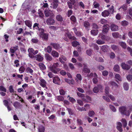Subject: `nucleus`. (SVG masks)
Returning a JSON list of instances; mask_svg holds the SVG:
<instances>
[{
  "label": "nucleus",
  "mask_w": 132,
  "mask_h": 132,
  "mask_svg": "<svg viewBox=\"0 0 132 132\" xmlns=\"http://www.w3.org/2000/svg\"><path fill=\"white\" fill-rule=\"evenodd\" d=\"M26 70L27 72L30 73H32L33 72V70L29 67L26 68Z\"/></svg>",
  "instance_id": "44"
},
{
  "label": "nucleus",
  "mask_w": 132,
  "mask_h": 132,
  "mask_svg": "<svg viewBox=\"0 0 132 132\" xmlns=\"http://www.w3.org/2000/svg\"><path fill=\"white\" fill-rule=\"evenodd\" d=\"M51 55L52 56L54 57H59V53L55 50H53L51 52Z\"/></svg>",
  "instance_id": "17"
},
{
  "label": "nucleus",
  "mask_w": 132,
  "mask_h": 132,
  "mask_svg": "<svg viewBox=\"0 0 132 132\" xmlns=\"http://www.w3.org/2000/svg\"><path fill=\"white\" fill-rule=\"evenodd\" d=\"M50 45L52 46L53 48L56 50H58L60 49H62V47L60 46V44L58 43H51Z\"/></svg>",
  "instance_id": "6"
},
{
  "label": "nucleus",
  "mask_w": 132,
  "mask_h": 132,
  "mask_svg": "<svg viewBox=\"0 0 132 132\" xmlns=\"http://www.w3.org/2000/svg\"><path fill=\"white\" fill-rule=\"evenodd\" d=\"M25 25L30 28V29H31V26L32 25V22L29 20H26L24 21Z\"/></svg>",
  "instance_id": "14"
},
{
  "label": "nucleus",
  "mask_w": 132,
  "mask_h": 132,
  "mask_svg": "<svg viewBox=\"0 0 132 132\" xmlns=\"http://www.w3.org/2000/svg\"><path fill=\"white\" fill-rule=\"evenodd\" d=\"M82 100L85 102H88L89 101L91 100V98L89 96H86V98H82Z\"/></svg>",
  "instance_id": "33"
},
{
  "label": "nucleus",
  "mask_w": 132,
  "mask_h": 132,
  "mask_svg": "<svg viewBox=\"0 0 132 132\" xmlns=\"http://www.w3.org/2000/svg\"><path fill=\"white\" fill-rule=\"evenodd\" d=\"M58 3L53 2L52 8L53 9H56L58 6Z\"/></svg>",
  "instance_id": "43"
},
{
  "label": "nucleus",
  "mask_w": 132,
  "mask_h": 132,
  "mask_svg": "<svg viewBox=\"0 0 132 132\" xmlns=\"http://www.w3.org/2000/svg\"><path fill=\"white\" fill-rule=\"evenodd\" d=\"M36 60L39 62H41L43 60V57L40 55L37 54L35 56Z\"/></svg>",
  "instance_id": "24"
},
{
  "label": "nucleus",
  "mask_w": 132,
  "mask_h": 132,
  "mask_svg": "<svg viewBox=\"0 0 132 132\" xmlns=\"http://www.w3.org/2000/svg\"><path fill=\"white\" fill-rule=\"evenodd\" d=\"M111 47L114 51L117 50L118 49L117 46L114 45H112Z\"/></svg>",
  "instance_id": "52"
},
{
  "label": "nucleus",
  "mask_w": 132,
  "mask_h": 132,
  "mask_svg": "<svg viewBox=\"0 0 132 132\" xmlns=\"http://www.w3.org/2000/svg\"><path fill=\"white\" fill-rule=\"evenodd\" d=\"M60 73L61 75L64 76L66 75V72L65 70H62L60 71Z\"/></svg>",
  "instance_id": "58"
},
{
  "label": "nucleus",
  "mask_w": 132,
  "mask_h": 132,
  "mask_svg": "<svg viewBox=\"0 0 132 132\" xmlns=\"http://www.w3.org/2000/svg\"><path fill=\"white\" fill-rule=\"evenodd\" d=\"M127 80L129 81H130L132 80V75H128L126 76Z\"/></svg>",
  "instance_id": "42"
},
{
  "label": "nucleus",
  "mask_w": 132,
  "mask_h": 132,
  "mask_svg": "<svg viewBox=\"0 0 132 132\" xmlns=\"http://www.w3.org/2000/svg\"><path fill=\"white\" fill-rule=\"evenodd\" d=\"M98 33V31L97 29L92 30H91V34L94 35H96Z\"/></svg>",
  "instance_id": "38"
},
{
  "label": "nucleus",
  "mask_w": 132,
  "mask_h": 132,
  "mask_svg": "<svg viewBox=\"0 0 132 132\" xmlns=\"http://www.w3.org/2000/svg\"><path fill=\"white\" fill-rule=\"evenodd\" d=\"M107 22V21L104 19H102L100 21L101 23L103 24L106 23Z\"/></svg>",
  "instance_id": "60"
},
{
  "label": "nucleus",
  "mask_w": 132,
  "mask_h": 132,
  "mask_svg": "<svg viewBox=\"0 0 132 132\" xmlns=\"http://www.w3.org/2000/svg\"><path fill=\"white\" fill-rule=\"evenodd\" d=\"M57 98L59 101H62L64 99V97L62 96H57Z\"/></svg>",
  "instance_id": "53"
},
{
  "label": "nucleus",
  "mask_w": 132,
  "mask_h": 132,
  "mask_svg": "<svg viewBox=\"0 0 132 132\" xmlns=\"http://www.w3.org/2000/svg\"><path fill=\"white\" fill-rule=\"evenodd\" d=\"M62 66L60 65L58 62L54 63L53 65L50 67V70L52 72L55 74L57 73V72L60 70V69L58 67L60 68Z\"/></svg>",
  "instance_id": "1"
},
{
  "label": "nucleus",
  "mask_w": 132,
  "mask_h": 132,
  "mask_svg": "<svg viewBox=\"0 0 132 132\" xmlns=\"http://www.w3.org/2000/svg\"><path fill=\"white\" fill-rule=\"evenodd\" d=\"M45 57L48 61H51L52 59V57L49 54H45Z\"/></svg>",
  "instance_id": "25"
},
{
  "label": "nucleus",
  "mask_w": 132,
  "mask_h": 132,
  "mask_svg": "<svg viewBox=\"0 0 132 132\" xmlns=\"http://www.w3.org/2000/svg\"><path fill=\"white\" fill-rule=\"evenodd\" d=\"M56 18V20L58 21L62 22L63 21V18L62 16L60 14L57 15Z\"/></svg>",
  "instance_id": "20"
},
{
  "label": "nucleus",
  "mask_w": 132,
  "mask_h": 132,
  "mask_svg": "<svg viewBox=\"0 0 132 132\" xmlns=\"http://www.w3.org/2000/svg\"><path fill=\"white\" fill-rule=\"evenodd\" d=\"M93 5L95 8H97L98 7L99 4L96 2V1H95L93 3Z\"/></svg>",
  "instance_id": "62"
},
{
  "label": "nucleus",
  "mask_w": 132,
  "mask_h": 132,
  "mask_svg": "<svg viewBox=\"0 0 132 132\" xmlns=\"http://www.w3.org/2000/svg\"><path fill=\"white\" fill-rule=\"evenodd\" d=\"M109 106L110 108L112 111L114 112H115L116 111V109L114 106L110 105H109Z\"/></svg>",
  "instance_id": "55"
},
{
  "label": "nucleus",
  "mask_w": 132,
  "mask_h": 132,
  "mask_svg": "<svg viewBox=\"0 0 132 132\" xmlns=\"http://www.w3.org/2000/svg\"><path fill=\"white\" fill-rule=\"evenodd\" d=\"M77 121L78 124L79 125H81L83 123L82 121L80 119H77Z\"/></svg>",
  "instance_id": "64"
},
{
  "label": "nucleus",
  "mask_w": 132,
  "mask_h": 132,
  "mask_svg": "<svg viewBox=\"0 0 132 132\" xmlns=\"http://www.w3.org/2000/svg\"><path fill=\"white\" fill-rule=\"evenodd\" d=\"M121 121L122 123L123 127L124 128L127 125V123L126 119H125L123 118L121 120Z\"/></svg>",
  "instance_id": "31"
},
{
  "label": "nucleus",
  "mask_w": 132,
  "mask_h": 132,
  "mask_svg": "<svg viewBox=\"0 0 132 132\" xmlns=\"http://www.w3.org/2000/svg\"><path fill=\"white\" fill-rule=\"evenodd\" d=\"M9 90L10 93H14V90L13 88V86L12 85H11L9 87Z\"/></svg>",
  "instance_id": "47"
},
{
  "label": "nucleus",
  "mask_w": 132,
  "mask_h": 132,
  "mask_svg": "<svg viewBox=\"0 0 132 132\" xmlns=\"http://www.w3.org/2000/svg\"><path fill=\"white\" fill-rule=\"evenodd\" d=\"M111 30L112 31H116L118 30V26L114 24H112L110 26Z\"/></svg>",
  "instance_id": "13"
},
{
  "label": "nucleus",
  "mask_w": 132,
  "mask_h": 132,
  "mask_svg": "<svg viewBox=\"0 0 132 132\" xmlns=\"http://www.w3.org/2000/svg\"><path fill=\"white\" fill-rule=\"evenodd\" d=\"M128 24V22L126 21H123L121 22V25L124 26H126Z\"/></svg>",
  "instance_id": "49"
},
{
  "label": "nucleus",
  "mask_w": 132,
  "mask_h": 132,
  "mask_svg": "<svg viewBox=\"0 0 132 132\" xmlns=\"http://www.w3.org/2000/svg\"><path fill=\"white\" fill-rule=\"evenodd\" d=\"M46 17L52 16L54 15L52 11L50 10H45L44 11Z\"/></svg>",
  "instance_id": "5"
},
{
  "label": "nucleus",
  "mask_w": 132,
  "mask_h": 132,
  "mask_svg": "<svg viewBox=\"0 0 132 132\" xmlns=\"http://www.w3.org/2000/svg\"><path fill=\"white\" fill-rule=\"evenodd\" d=\"M123 87L124 89L126 90H127L129 88V85L128 83L125 82L123 83Z\"/></svg>",
  "instance_id": "27"
},
{
  "label": "nucleus",
  "mask_w": 132,
  "mask_h": 132,
  "mask_svg": "<svg viewBox=\"0 0 132 132\" xmlns=\"http://www.w3.org/2000/svg\"><path fill=\"white\" fill-rule=\"evenodd\" d=\"M119 111L122 114L128 116L130 115V112L129 110H127V108L125 106H122L119 108Z\"/></svg>",
  "instance_id": "2"
},
{
  "label": "nucleus",
  "mask_w": 132,
  "mask_h": 132,
  "mask_svg": "<svg viewBox=\"0 0 132 132\" xmlns=\"http://www.w3.org/2000/svg\"><path fill=\"white\" fill-rule=\"evenodd\" d=\"M115 78L120 81H122V78L120 75L118 74H115Z\"/></svg>",
  "instance_id": "34"
},
{
  "label": "nucleus",
  "mask_w": 132,
  "mask_h": 132,
  "mask_svg": "<svg viewBox=\"0 0 132 132\" xmlns=\"http://www.w3.org/2000/svg\"><path fill=\"white\" fill-rule=\"evenodd\" d=\"M59 92L61 95H64L65 94V92L63 89H61L59 90Z\"/></svg>",
  "instance_id": "59"
},
{
  "label": "nucleus",
  "mask_w": 132,
  "mask_h": 132,
  "mask_svg": "<svg viewBox=\"0 0 132 132\" xmlns=\"http://www.w3.org/2000/svg\"><path fill=\"white\" fill-rule=\"evenodd\" d=\"M108 84H109L111 85L112 87H115L116 88H118L119 87V85L114 81H110L109 82Z\"/></svg>",
  "instance_id": "23"
},
{
  "label": "nucleus",
  "mask_w": 132,
  "mask_h": 132,
  "mask_svg": "<svg viewBox=\"0 0 132 132\" xmlns=\"http://www.w3.org/2000/svg\"><path fill=\"white\" fill-rule=\"evenodd\" d=\"M68 98L69 97V100L70 102L72 103H74L76 102V100L73 97H70L69 96V95L68 97Z\"/></svg>",
  "instance_id": "45"
},
{
  "label": "nucleus",
  "mask_w": 132,
  "mask_h": 132,
  "mask_svg": "<svg viewBox=\"0 0 132 132\" xmlns=\"http://www.w3.org/2000/svg\"><path fill=\"white\" fill-rule=\"evenodd\" d=\"M83 66H84V67L83 69V71L85 73H89L90 72V70L87 68V65L84 64L83 65Z\"/></svg>",
  "instance_id": "15"
},
{
  "label": "nucleus",
  "mask_w": 132,
  "mask_h": 132,
  "mask_svg": "<svg viewBox=\"0 0 132 132\" xmlns=\"http://www.w3.org/2000/svg\"><path fill=\"white\" fill-rule=\"evenodd\" d=\"M60 79L59 77L57 76L54 77L53 79V82L54 83L59 84H60Z\"/></svg>",
  "instance_id": "9"
},
{
  "label": "nucleus",
  "mask_w": 132,
  "mask_h": 132,
  "mask_svg": "<svg viewBox=\"0 0 132 132\" xmlns=\"http://www.w3.org/2000/svg\"><path fill=\"white\" fill-rule=\"evenodd\" d=\"M45 130V127L42 125L40 126L38 128V132H44Z\"/></svg>",
  "instance_id": "29"
},
{
  "label": "nucleus",
  "mask_w": 132,
  "mask_h": 132,
  "mask_svg": "<svg viewBox=\"0 0 132 132\" xmlns=\"http://www.w3.org/2000/svg\"><path fill=\"white\" fill-rule=\"evenodd\" d=\"M25 68L24 67V66H21L19 68V70L20 71H21V72L20 73H22L24 72L25 70Z\"/></svg>",
  "instance_id": "46"
},
{
  "label": "nucleus",
  "mask_w": 132,
  "mask_h": 132,
  "mask_svg": "<svg viewBox=\"0 0 132 132\" xmlns=\"http://www.w3.org/2000/svg\"><path fill=\"white\" fill-rule=\"evenodd\" d=\"M84 26L85 27V29L88 31L90 29V24L88 22L86 21L84 22Z\"/></svg>",
  "instance_id": "16"
},
{
  "label": "nucleus",
  "mask_w": 132,
  "mask_h": 132,
  "mask_svg": "<svg viewBox=\"0 0 132 132\" xmlns=\"http://www.w3.org/2000/svg\"><path fill=\"white\" fill-rule=\"evenodd\" d=\"M96 43L99 45H101L104 44L105 43V42L101 39H98L96 41Z\"/></svg>",
  "instance_id": "41"
},
{
  "label": "nucleus",
  "mask_w": 132,
  "mask_h": 132,
  "mask_svg": "<svg viewBox=\"0 0 132 132\" xmlns=\"http://www.w3.org/2000/svg\"><path fill=\"white\" fill-rule=\"evenodd\" d=\"M15 108L17 109H20L22 107V105L18 102H15L13 104Z\"/></svg>",
  "instance_id": "10"
},
{
  "label": "nucleus",
  "mask_w": 132,
  "mask_h": 132,
  "mask_svg": "<svg viewBox=\"0 0 132 132\" xmlns=\"http://www.w3.org/2000/svg\"><path fill=\"white\" fill-rule=\"evenodd\" d=\"M85 109V111L88 110L90 108L89 105L88 104H86L84 105Z\"/></svg>",
  "instance_id": "57"
},
{
  "label": "nucleus",
  "mask_w": 132,
  "mask_h": 132,
  "mask_svg": "<svg viewBox=\"0 0 132 132\" xmlns=\"http://www.w3.org/2000/svg\"><path fill=\"white\" fill-rule=\"evenodd\" d=\"M103 98L106 101L108 102H110V100L109 98L107 96H103Z\"/></svg>",
  "instance_id": "50"
},
{
  "label": "nucleus",
  "mask_w": 132,
  "mask_h": 132,
  "mask_svg": "<svg viewBox=\"0 0 132 132\" xmlns=\"http://www.w3.org/2000/svg\"><path fill=\"white\" fill-rule=\"evenodd\" d=\"M31 41L33 43L37 44L39 40L37 39V38H35L32 39L31 40Z\"/></svg>",
  "instance_id": "40"
},
{
  "label": "nucleus",
  "mask_w": 132,
  "mask_h": 132,
  "mask_svg": "<svg viewBox=\"0 0 132 132\" xmlns=\"http://www.w3.org/2000/svg\"><path fill=\"white\" fill-rule=\"evenodd\" d=\"M46 49L47 52L48 53H50L52 51V48L50 46H48L46 48H45V49Z\"/></svg>",
  "instance_id": "39"
},
{
  "label": "nucleus",
  "mask_w": 132,
  "mask_h": 132,
  "mask_svg": "<svg viewBox=\"0 0 132 132\" xmlns=\"http://www.w3.org/2000/svg\"><path fill=\"white\" fill-rule=\"evenodd\" d=\"M110 57L111 59H113L115 57V55L114 53L113 52H111L110 54Z\"/></svg>",
  "instance_id": "48"
},
{
  "label": "nucleus",
  "mask_w": 132,
  "mask_h": 132,
  "mask_svg": "<svg viewBox=\"0 0 132 132\" xmlns=\"http://www.w3.org/2000/svg\"><path fill=\"white\" fill-rule=\"evenodd\" d=\"M0 91L6 92V89L4 86H0Z\"/></svg>",
  "instance_id": "56"
},
{
  "label": "nucleus",
  "mask_w": 132,
  "mask_h": 132,
  "mask_svg": "<svg viewBox=\"0 0 132 132\" xmlns=\"http://www.w3.org/2000/svg\"><path fill=\"white\" fill-rule=\"evenodd\" d=\"M122 125L121 122H118L117 123V128L120 132H122Z\"/></svg>",
  "instance_id": "11"
},
{
  "label": "nucleus",
  "mask_w": 132,
  "mask_h": 132,
  "mask_svg": "<svg viewBox=\"0 0 132 132\" xmlns=\"http://www.w3.org/2000/svg\"><path fill=\"white\" fill-rule=\"evenodd\" d=\"M40 81V85L43 87H45L46 86V82L45 80L43 79H41Z\"/></svg>",
  "instance_id": "22"
},
{
  "label": "nucleus",
  "mask_w": 132,
  "mask_h": 132,
  "mask_svg": "<svg viewBox=\"0 0 132 132\" xmlns=\"http://www.w3.org/2000/svg\"><path fill=\"white\" fill-rule=\"evenodd\" d=\"M3 102L4 105L6 107L9 105V102L7 100H4Z\"/></svg>",
  "instance_id": "63"
},
{
  "label": "nucleus",
  "mask_w": 132,
  "mask_h": 132,
  "mask_svg": "<svg viewBox=\"0 0 132 132\" xmlns=\"http://www.w3.org/2000/svg\"><path fill=\"white\" fill-rule=\"evenodd\" d=\"M108 46L107 45H104L102 46L101 50L104 52H107L108 51Z\"/></svg>",
  "instance_id": "21"
},
{
  "label": "nucleus",
  "mask_w": 132,
  "mask_h": 132,
  "mask_svg": "<svg viewBox=\"0 0 132 132\" xmlns=\"http://www.w3.org/2000/svg\"><path fill=\"white\" fill-rule=\"evenodd\" d=\"M94 76L95 78L93 79V82L94 84H96L98 82L97 79V76L96 73H94L93 74L91 73V76Z\"/></svg>",
  "instance_id": "18"
},
{
  "label": "nucleus",
  "mask_w": 132,
  "mask_h": 132,
  "mask_svg": "<svg viewBox=\"0 0 132 132\" xmlns=\"http://www.w3.org/2000/svg\"><path fill=\"white\" fill-rule=\"evenodd\" d=\"M122 68L124 69L128 70L130 68V65L126 64L125 63H122L121 64Z\"/></svg>",
  "instance_id": "12"
},
{
  "label": "nucleus",
  "mask_w": 132,
  "mask_h": 132,
  "mask_svg": "<svg viewBox=\"0 0 132 132\" xmlns=\"http://www.w3.org/2000/svg\"><path fill=\"white\" fill-rule=\"evenodd\" d=\"M109 14V12L107 10H105L102 13V15L104 17L108 16Z\"/></svg>",
  "instance_id": "32"
},
{
  "label": "nucleus",
  "mask_w": 132,
  "mask_h": 132,
  "mask_svg": "<svg viewBox=\"0 0 132 132\" xmlns=\"http://www.w3.org/2000/svg\"><path fill=\"white\" fill-rule=\"evenodd\" d=\"M76 2L75 0H70L69 1H68L67 3L68 4L69 7L70 9H72L73 5H74Z\"/></svg>",
  "instance_id": "8"
},
{
  "label": "nucleus",
  "mask_w": 132,
  "mask_h": 132,
  "mask_svg": "<svg viewBox=\"0 0 132 132\" xmlns=\"http://www.w3.org/2000/svg\"><path fill=\"white\" fill-rule=\"evenodd\" d=\"M109 29V26L108 25L106 24L103 27V32H104L106 33L108 32Z\"/></svg>",
  "instance_id": "19"
},
{
  "label": "nucleus",
  "mask_w": 132,
  "mask_h": 132,
  "mask_svg": "<svg viewBox=\"0 0 132 132\" xmlns=\"http://www.w3.org/2000/svg\"><path fill=\"white\" fill-rule=\"evenodd\" d=\"M55 20L53 18L49 17L47 19L46 22L48 25H53L55 23Z\"/></svg>",
  "instance_id": "4"
},
{
  "label": "nucleus",
  "mask_w": 132,
  "mask_h": 132,
  "mask_svg": "<svg viewBox=\"0 0 132 132\" xmlns=\"http://www.w3.org/2000/svg\"><path fill=\"white\" fill-rule=\"evenodd\" d=\"M39 26V23H35L33 26V30H36L41 32L44 29L40 28Z\"/></svg>",
  "instance_id": "7"
},
{
  "label": "nucleus",
  "mask_w": 132,
  "mask_h": 132,
  "mask_svg": "<svg viewBox=\"0 0 132 132\" xmlns=\"http://www.w3.org/2000/svg\"><path fill=\"white\" fill-rule=\"evenodd\" d=\"M119 45L124 49H126L127 47V45L126 43L123 42H120L119 43Z\"/></svg>",
  "instance_id": "28"
},
{
  "label": "nucleus",
  "mask_w": 132,
  "mask_h": 132,
  "mask_svg": "<svg viewBox=\"0 0 132 132\" xmlns=\"http://www.w3.org/2000/svg\"><path fill=\"white\" fill-rule=\"evenodd\" d=\"M44 30L43 29L40 32V37H42L44 40L47 41L48 38V34L47 33H44Z\"/></svg>",
  "instance_id": "3"
},
{
  "label": "nucleus",
  "mask_w": 132,
  "mask_h": 132,
  "mask_svg": "<svg viewBox=\"0 0 132 132\" xmlns=\"http://www.w3.org/2000/svg\"><path fill=\"white\" fill-rule=\"evenodd\" d=\"M72 46L73 47H76L78 45H79V43L77 41H73L72 42Z\"/></svg>",
  "instance_id": "35"
},
{
  "label": "nucleus",
  "mask_w": 132,
  "mask_h": 132,
  "mask_svg": "<svg viewBox=\"0 0 132 132\" xmlns=\"http://www.w3.org/2000/svg\"><path fill=\"white\" fill-rule=\"evenodd\" d=\"M70 19L74 23H75L76 21L75 17L74 15H72L70 18Z\"/></svg>",
  "instance_id": "54"
},
{
  "label": "nucleus",
  "mask_w": 132,
  "mask_h": 132,
  "mask_svg": "<svg viewBox=\"0 0 132 132\" xmlns=\"http://www.w3.org/2000/svg\"><path fill=\"white\" fill-rule=\"evenodd\" d=\"M77 94L78 96L81 97L83 98L85 97L84 94L78 92L77 93Z\"/></svg>",
  "instance_id": "61"
},
{
  "label": "nucleus",
  "mask_w": 132,
  "mask_h": 132,
  "mask_svg": "<svg viewBox=\"0 0 132 132\" xmlns=\"http://www.w3.org/2000/svg\"><path fill=\"white\" fill-rule=\"evenodd\" d=\"M38 66L40 69L42 70H44L46 69V67L44 64L42 63H40L38 64Z\"/></svg>",
  "instance_id": "26"
},
{
  "label": "nucleus",
  "mask_w": 132,
  "mask_h": 132,
  "mask_svg": "<svg viewBox=\"0 0 132 132\" xmlns=\"http://www.w3.org/2000/svg\"><path fill=\"white\" fill-rule=\"evenodd\" d=\"M127 5L126 4H123L121 6V7L119 8V10L120 11V10L121 9V8H122L123 10V11H125L127 10Z\"/></svg>",
  "instance_id": "37"
},
{
  "label": "nucleus",
  "mask_w": 132,
  "mask_h": 132,
  "mask_svg": "<svg viewBox=\"0 0 132 132\" xmlns=\"http://www.w3.org/2000/svg\"><path fill=\"white\" fill-rule=\"evenodd\" d=\"M112 35L113 37L114 38H119L121 35L119 33L117 32H114L112 33Z\"/></svg>",
  "instance_id": "30"
},
{
  "label": "nucleus",
  "mask_w": 132,
  "mask_h": 132,
  "mask_svg": "<svg viewBox=\"0 0 132 132\" xmlns=\"http://www.w3.org/2000/svg\"><path fill=\"white\" fill-rule=\"evenodd\" d=\"M114 71L116 72H118L120 70V68L118 65H115L113 68Z\"/></svg>",
  "instance_id": "36"
},
{
  "label": "nucleus",
  "mask_w": 132,
  "mask_h": 132,
  "mask_svg": "<svg viewBox=\"0 0 132 132\" xmlns=\"http://www.w3.org/2000/svg\"><path fill=\"white\" fill-rule=\"evenodd\" d=\"M109 87L106 86L105 88V94L107 95H108L109 93Z\"/></svg>",
  "instance_id": "51"
}]
</instances>
